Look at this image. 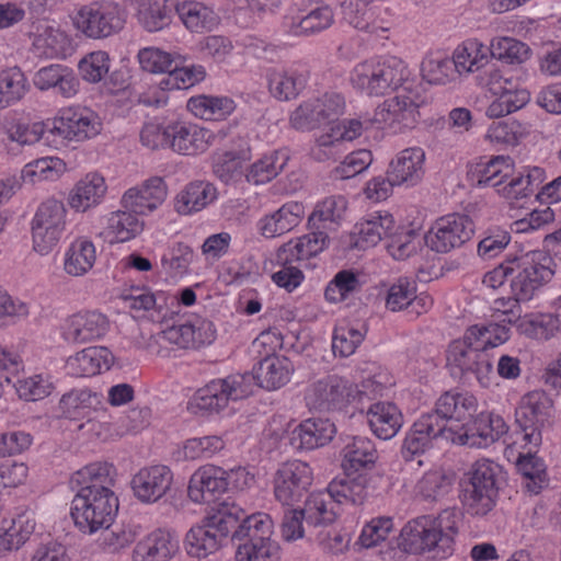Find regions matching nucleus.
<instances>
[{
	"instance_id": "f257e3e1",
	"label": "nucleus",
	"mask_w": 561,
	"mask_h": 561,
	"mask_svg": "<svg viewBox=\"0 0 561 561\" xmlns=\"http://www.w3.org/2000/svg\"><path fill=\"white\" fill-rule=\"evenodd\" d=\"M115 468L107 462H93L76 471L70 485L76 495L70 515L84 534L107 529L118 511V499L112 490Z\"/></svg>"
},
{
	"instance_id": "f03ea898",
	"label": "nucleus",
	"mask_w": 561,
	"mask_h": 561,
	"mask_svg": "<svg viewBox=\"0 0 561 561\" xmlns=\"http://www.w3.org/2000/svg\"><path fill=\"white\" fill-rule=\"evenodd\" d=\"M461 518L462 514L456 507L443 510L437 515L419 516L401 529L399 546L408 553L446 559L454 553Z\"/></svg>"
},
{
	"instance_id": "7ed1b4c3",
	"label": "nucleus",
	"mask_w": 561,
	"mask_h": 561,
	"mask_svg": "<svg viewBox=\"0 0 561 561\" xmlns=\"http://www.w3.org/2000/svg\"><path fill=\"white\" fill-rule=\"evenodd\" d=\"M407 76L405 65L397 57L370 58L351 70L350 82L367 96H382L401 87Z\"/></svg>"
},
{
	"instance_id": "20e7f679",
	"label": "nucleus",
	"mask_w": 561,
	"mask_h": 561,
	"mask_svg": "<svg viewBox=\"0 0 561 561\" xmlns=\"http://www.w3.org/2000/svg\"><path fill=\"white\" fill-rule=\"evenodd\" d=\"M511 260L513 271L511 294L524 301L531 300L554 274L553 259L541 250L511 255Z\"/></svg>"
},
{
	"instance_id": "39448f33",
	"label": "nucleus",
	"mask_w": 561,
	"mask_h": 561,
	"mask_svg": "<svg viewBox=\"0 0 561 561\" xmlns=\"http://www.w3.org/2000/svg\"><path fill=\"white\" fill-rule=\"evenodd\" d=\"M447 366L450 375L465 383L476 380L482 387L490 385L492 363L488 352H483L465 335L449 344Z\"/></svg>"
},
{
	"instance_id": "423d86ee",
	"label": "nucleus",
	"mask_w": 561,
	"mask_h": 561,
	"mask_svg": "<svg viewBox=\"0 0 561 561\" xmlns=\"http://www.w3.org/2000/svg\"><path fill=\"white\" fill-rule=\"evenodd\" d=\"M501 467L491 461H477L462 492V505L471 516H485L496 502Z\"/></svg>"
},
{
	"instance_id": "0eeeda50",
	"label": "nucleus",
	"mask_w": 561,
	"mask_h": 561,
	"mask_svg": "<svg viewBox=\"0 0 561 561\" xmlns=\"http://www.w3.org/2000/svg\"><path fill=\"white\" fill-rule=\"evenodd\" d=\"M357 386L339 375H327L312 381L305 391V403L310 412L343 411L357 398Z\"/></svg>"
},
{
	"instance_id": "6e6552de",
	"label": "nucleus",
	"mask_w": 561,
	"mask_h": 561,
	"mask_svg": "<svg viewBox=\"0 0 561 561\" xmlns=\"http://www.w3.org/2000/svg\"><path fill=\"white\" fill-rule=\"evenodd\" d=\"M552 400L545 391L536 390L524 396L515 410V421L525 445L538 447L542 434L551 426Z\"/></svg>"
},
{
	"instance_id": "1a4fd4ad",
	"label": "nucleus",
	"mask_w": 561,
	"mask_h": 561,
	"mask_svg": "<svg viewBox=\"0 0 561 561\" xmlns=\"http://www.w3.org/2000/svg\"><path fill=\"white\" fill-rule=\"evenodd\" d=\"M323 241L297 238L283 244L276 254L280 268L272 275L273 282L288 291L294 290L304 279L299 263L322 252Z\"/></svg>"
},
{
	"instance_id": "9d476101",
	"label": "nucleus",
	"mask_w": 561,
	"mask_h": 561,
	"mask_svg": "<svg viewBox=\"0 0 561 561\" xmlns=\"http://www.w3.org/2000/svg\"><path fill=\"white\" fill-rule=\"evenodd\" d=\"M67 209L61 201L48 198L41 203L32 220L33 249L41 255L53 251L62 238Z\"/></svg>"
},
{
	"instance_id": "9b49d317",
	"label": "nucleus",
	"mask_w": 561,
	"mask_h": 561,
	"mask_svg": "<svg viewBox=\"0 0 561 561\" xmlns=\"http://www.w3.org/2000/svg\"><path fill=\"white\" fill-rule=\"evenodd\" d=\"M101 121L91 110L85 107H69L56 117L48 127L47 138L53 147L59 148L66 141H83L101 131Z\"/></svg>"
},
{
	"instance_id": "f8f14e48",
	"label": "nucleus",
	"mask_w": 561,
	"mask_h": 561,
	"mask_svg": "<svg viewBox=\"0 0 561 561\" xmlns=\"http://www.w3.org/2000/svg\"><path fill=\"white\" fill-rule=\"evenodd\" d=\"M253 392V378L248 374L230 375L214 379L197 390L194 396L198 409L218 413L227 408L230 401H238Z\"/></svg>"
},
{
	"instance_id": "ddd939ff",
	"label": "nucleus",
	"mask_w": 561,
	"mask_h": 561,
	"mask_svg": "<svg viewBox=\"0 0 561 561\" xmlns=\"http://www.w3.org/2000/svg\"><path fill=\"white\" fill-rule=\"evenodd\" d=\"M126 22L124 11L110 2H92L78 9L73 25L89 38L100 39L123 30Z\"/></svg>"
},
{
	"instance_id": "4468645a",
	"label": "nucleus",
	"mask_w": 561,
	"mask_h": 561,
	"mask_svg": "<svg viewBox=\"0 0 561 561\" xmlns=\"http://www.w3.org/2000/svg\"><path fill=\"white\" fill-rule=\"evenodd\" d=\"M473 232L474 224L469 216L449 214L435 221L424 240L432 251L448 253L468 242Z\"/></svg>"
},
{
	"instance_id": "2eb2a0df",
	"label": "nucleus",
	"mask_w": 561,
	"mask_h": 561,
	"mask_svg": "<svg viewBox=\"0 0 561 561\" xmlns=\"http://www.w3.org/2000/svg\"><path fill=\"white\" fill-rule=\"evenodd\" d=\"M313 480L312 470L301 460L283 463L273 480L275 499L283 505L291 506L308 492Z\"/></svg>"
},
{
	"instance_id": "dca6fc26",
	"label": "nucleus",
	"mask_w": 561,
	"mask_h": 561,
	"mask_svg": "<svg viewBox=\"0 0 561 561\" xmlns=\"http://www.w3.org/2000/svg\"><path fill=\"white\" fill-rule=\"evenodd\" d=\"M172 483L173 473L163 465L144 467L130 481L135 497L146 504L160 501L171 490Z\"/></svg>"
},
{
	"instance_id": "f3484780",
	"label": "nucleus",
	"mask_w": 561,
	"mask_h": 561,
	"mask_svg": "<svg viewBox=\"0 0 561 561\" xmlns=\"http://www.w3.org/2000/svg\"><path fill=\"white\" fill-rule=\"evenodd\" d=\"M231 473L233 471L231 470ZM230 472L225 469L206 465L197 469L191 477L187 494L198 504L215 502L228 489Z\"/></svg>"
},
{
	"instance_id": "a211bd4d",
	"label": "nucleus",
	"mask_w": 561,
	"mask_h": 561,
	"mask_svg": "<svg viewBox=\"0 0 561 561\" xmlns=\"http://www.w3.org/2000/svg\"><path fill=\"white\" fill-rule=\"evenodd\" d=\"M347 207V202L343 196H330L319 203L308 218L309 233L301 238L323 241L322 251L329 244V232L335 229V226L343 218Z\"/></svg>"
},
{
	"instance_id": "6ab92c4d",
	"label": "nucleus",
	"mask_w": 561,
	"mask_h": 561,
	"mask_svg": "<svg viewBox=\"0 0 561 561\" xmlns=\"http://www.w3.org/2000/svg\"><path fill=\"white\" fill-rule=\"evenodd\" d=\"M167 185L162 178L153 176L140 186L131 187L122 197L125 209L138 215H147L156 210L165 201Z\"/></svg>"
},
{
	"instance_id": "aec40b11",
	"label": "nucleus",
	"mask_w": 561,
	"mask_h": 561,
	"mask_svg": "<svg viewBox=\"0 0 561 561\" xmlns=\"http://www.w3.org/2000/svg\"><path fill=\"white\" fill-rule=\"evenodd\" d=\"M108 330L107 318L96 311L78 312L64 324L62 336L70 343H89L101 339Z\"/></svg>"
},
{
	"instance_id": "412c9836",
	"label": "nucleus",
	"mask_w": 561,
	"mask_h": 561,
	"mask_svg": "<svg viewBox=\"0 0 561 561\" xmlns=\"http://www.w3.org/2000/svg\"><path fill=\"white\" fill-rule=\"evenodd\" d=\"M420 117L419 105L408 95H397L380 104L374 121L390 128H412Z\"/></svg>"
},
{
	"instance_id": "4be33fe9",
	"label": "nucleus",
	"mask_w": 561,
	"mask_h": 561,
	"mask_svg": "<svg viewBox=\"0 0 561 561\" xmlns=\"http://www.w3.org/2000/svg\"><path fill=\"white\" fill-rule=\"evenodd\" d=\"M295 370L294 364L286 356L267 354L253 368V388L255 386L266 390H277L287 385Z\"/></svg>"
},
{
	"instance_id": "5701e85b",
	"label": "nucleus",
	"mask_w": 561,
	"mask_h": 561,
	"mask_svg": "<svg viewBox=\"0 0 561 561\" xmlns=\"http://www.w3.org/2000/svg\"><path fill=\"white\" fill-rule=\"evenodd\" d=\"M514 160L510 156H492L489 160L474 163L468 176L477 187L501 188L514 173Z\"/></svg>"
},
{
	"instance_id": "b1692460",
	"label": "nucleus",
	"mask_w": 561,
	"mask_h": 561,
	"mask_svg": "<svg viewBox=\"0 0 561 561\" xmlns=\"http://www.w3.org/2000/svg\"><path fill=\"white\" fill-rule=\"evenodd\" d=\"M270 93L278 101L296 99L306 88L308 72L298 67H272L266 70Z\"/></svg>"
},
{
	"instance_id": "393cba45",
	"label": "nucleus",
	"mask_w": 561,
	"mask_h": 561,
	"mask_svg": "<svg viewBox=\"0 0 561 561\" xmlns=\"http://www.w3.org/2000/svg\"><path fill=\"white\" fill-rule=\"evenodd\" d=\"M170 149L184 156H194L207 150L213 138L210 130L191 123L170 124Z\"/></svg>"
},
{
	"instance_id": "a878e982",
	"label": "nucleus",
	"mask_w": 561,
	"mask_h": 561,
	"mask_svg": "<svg viewBox=\"0 0 561 561\" xmlns=\"http://www.w3.org/2000/svg\"><path fill=\"white\" fill-rule=\"evenodd\" d=\"M425 151L421 147H411L401 150L391 160L387 174L400 185L414 186L424 175Z\"/></svg>"
},
{
	"instance_id": "bb28decb",
	"label": "nucleus",
	"mask_w": 561,
	"mask_h": 561,
	"mask_svg": "<svg viewBox=\"0 0 561 561\" xmlns=\"http://www.w3.org/2000/svg\"><path fill=\"white\" fill-rule=\"evenodd\" d=\"M336 433L329 419H307L297 425L290 434V444L300 450H313L329 444Z\"/></svg>"
},
{
	"instance_id": "cd10ccee",
	"label": "nucleus",
	"mask_w": 561,
	"mask_h": 561,
	"mask_svg": "<svg viewBox=\"0 0 561 561\" xmlns=\"http://www.w3.org/2000/svg\"><path fill=\"white\" fill-rule=\"evenodd\" d=\"M34 85L41 91L55 90L66 99L75 96L80 87L75 71L64 65L53 64L38 69L33 78Z\"/></svg>"
},
{
	"instance_id": "c85d7f7f",
	"label": "nucleus",
	"mask_w": 561,
	"mask_h": 561,
	"mask_svg": "<svg viewBox=\"0 0 561 561\" xmlns=\"http://www.w3.org/2000/svg\"><path fill=\"white\" fill-rule=\"evenodd\" d=\"M179 550L174 533L157 529L140 540L134 549V561H169Z\"/></svg>"
},
{
	"instance_id": "c756f323",
	"label": "nucleus",
	"mask_w": 561,
	"mask_h": 561,
	"mask_svg": "<svg viewBox=\"0 0 561 561\" xmlns=\"http://www.w3.org/2000/svg\"><path fill=\"white\" fill-rule=\"evenodd\" d=\"M342 467L345 472H359L375 466L378 451L370 438L353 436L346 440L342 449Z\"/></svg>"
},
{
	"instance_id": "7c9ffc66",
	"label": "nucleus",
	"mask_w": 561,
	"mask_h": 561,
	"mask_svg": "<svg viewBox=\"0 0 561 561\" xmlns=\"http://www.w3.org/2000/svg\"><path fill=\"white\" fill-rule=\"evenodd\" d=\"M354 473L345 472L343 477L333 479L325 490L339 507L342 504L348 503L360 505L367 499V477L360 473L353 476Z\"/></svg>"
},
{
	"instance_id": "2f4dec72",
	"label": "nucleus",
	"mask_w": 561,
	"mask_h": 561,
	"mask_svg": "<svg viewBox=\"0 0 561 561\" xmlns=\"http://www.w3.org/2000/svg\"><path fill=\"white\" fill-rule=\"evenodd\" d=\"M368 423L373 433L380 439L394 437L403 425V415L391 402H376L367 411Z\"/></svg>"
},
{
	"instance_id": "473e14b6",
	"label": "nucleus",
	"mask_w": 561,
	"mask_h": 561,
	"mask_svg": "<svg viewBox=\"0 0 561 561\" xmlns=\"http://www.w3.org/2000/svg\"><path fill=\"white\" fill-rule=\"evenodd\" d=\"M305 216V206L299 202H288L259 222L261 233L266 238L289 232L297 227Z\"/></svg>"
},
{
	"instance_id": "72a5a7b5",
	"label": "nucleus",
	"mask_w": 561,
	"mask_h": 561,
	"mask_svg": "<svg viewBox=\"0 0 561 561\" xmlns=\"http://www.w3.org/2000/svg\"><path fill=\"white\" fill-rule=\"evenodd\" d=\"M217 188L205 181L188 183L175 197L174 208L180 215L201 211L217 199Z\"/></svg>"
},
{
	"instance_id": "f704fd0d",
	"label": "nucleus",
	"mask_w": 561,
	"mask_h": 561,
	"mask_svg": "<svg viewBox=\"0 0 561 561\" xmlns=\"http://www.w3.org/2000/svg\"><path fill=\"white\" fill-rule=\"evenodd\" d=\"M508 431L504 419L492 412L479 413L466 431L467 439L471 445L486 447L499 440Z\"/></svg>"
},
{
	"instance_id": "c9c22d12",
	"label": "nucleus",
	"mask_w": 561,
	"mask_h": 561,
	"mask_svg": "<svg viewBox=\"0 0 561 561\" xmlns=\"http://www.w3.org/2000/svg\"><path fill=\"white\" fill-rule=\"evenodd\" d=\"M394 228L393 217L388 211L370 214L355 226V234L357 236L355 245L359 249L375 247L382 239H388L389 233Z\"/></svg>"
},
{
	"instance_id": "e433bc0d",
	"label": "nucleus",
	"mask_w": 561,
	"mask_h": 561,
	"mask_svg": "<svg viewBox=\"0 0 561 561\" xmlns=\"http://www.w3.org/2000/svg\"><path fill=\"white\" fill-rule=\"evenodd\" d=\"M439 413L448 419L450 424L470 420L478 409L477 398L469 392L446 391L435 402Z\"/></svg>"
},
{
	"instance_id": "4c0bfd02",
	"label": "nucleus",
	"mask_w": 561,
	"mask_h": 561,
	"mask_svg": "<svg viewBox=\"0 0 561 561\" xmlns=\"http://www.w3.org/2000/svg\"><path fill=\"white\" fill-rule=\"evenodd\" d=\"M111 353L106 347H88L70 356L66 362L68 374L76 377H91L102 369H110Z\"/></svg>"
},
{
	"instance_id": "58836bf2",
	"label": "nucleus",
	"mask_w": 561,
	"mask_h": 561,
	"mask_svg": "<svg viewBox=\"0 0 561 561\" xmlns=\"http://www.w3.org/2000/svg\"><path fill=\"white\" fill-rule=\"evenodd\" d=\"M106 193L105 180L99 173H88L76 183L69 194V205L76 211L96 206Z\"/></svg>"
},
{
	"instance_id": "ea45409f",
	"label": "nucleus",
	"mask_w": 561,
	"mask_h": 561,
	"mask_svg": "<svg viewBox=\"0 0 561 561\" xmlns=\"http://www.w3.org/2000/svg\"><path fill=\"white\" fill-rule=\"evenodd\" d=\"M175 13L184 26L196 33L211 31L219 23V16L202 2L185 0L175 3Z\"/></svg>"
},
{
	"instance_id": "a19ab883",
	"label": "nucleus",
	"mask_w": 561,
	"mask_h": 561,
	"mask_svg": "<svg viewBox=\"0 0 561 561\" xmlns=\"http://www.w3.org/2000/svg\"><path fill=\"white\" fill-rule=\"evenodd\" d=\"M337 504L327 491L311 493L302 508L307 527H327L332 525L340 515Z\"/></svg>"
},
{
	"instance_id": "79ce46f5",
	"label": "nucleus",
	"mask_w": 561,
	"mask_h": 561,
	"mask_svg": "<svg viewBox=\"0 0 561 561\" xmlns=\"http://www.w3.org/2000/svg\"><path fill=\"white\" fill-rule=\"evenodd\" d=\"M413 425L423 433L433 444L438 442L455 443L461 436L456 425L439 413L435 405L433 410L423 413L414 421Z\"/></svg>"
},
{
	"instance_id": "37998d69",
	"label": "nucleus",
	"mask_w": 561,
	"mask_h": 561,
	"mask_svg": "<svg viewBox=\"0 0 561 561\" xmlns=\"http://www.w3.org/2000/svg\"><path fill=\"white\" fill-rule=\"evenodd\" d=\"M244 517L247 514L239 505L224 501L213 506L204 519L210 529L225 539L230 534L233 536Z\"/></svg>"
},
{
	"instance_id": "c03bdc74",
	"label": "nucleus",
	"mask_w": 561,
	"mask_h": 561,
	"mask_svg": "<svg viewBox=\"0 0 561 561\" xmlns=\"http://www.w3.org/2000/svg\"><path fill=\"white\" fill-rule=\"evenodd\" d=\"M137 18L139 23L149 32H157L171 23L175 13V2L172 0H138Z\"/></svg>"
},
{
	"instance_id": "a18cd8bd",
	"label": "nucleus",
	"mask_w": 561,
	"mask_h": 561,
	"mask_svg": "<svg viewBox=\"0 0 561 561\" xmlns=\"http://www.w3.org/2000/svg\"><path fill=\"white\" fill-rule=\"evenodd\" d=\"M490 57L489 46L476 38L465 41L453 54L460 76L480 70L489 62Z\"/></svg>"
},
{
	"instance_id": "49530a36",
	"label": "nucleus",
	"mask_w": 561,
	"mask_h": 561,
	"mask_svg": "<svg viewBox=\"0 0 561 561\" xmlns=\"http://www.w3.org/2000/svg\"><path fill=\"white\" fill-rule=\"evenodd\" d=\"M101 396L89 389H73L65 393L59 401L62 415L70 420L89 417L101 404Z\"/></svg>"
},
{
	"instance_id": "de8ad7c7",
	"label": "nucleus",
	"mask_w": 561,
	"mask_h": 561,
	"mask_svg": "<svg viewBox=\"0 0 561 561\" xmlns=\"http://www.w3.org/2000/svg\"><path fill=\"white\" fill-rule=\"evenodd\" d=\"M214 529L208 527V523L203 518L202 524L193 526L185 537L186 552L194 558H206L216 552L222 542Z\"/></svg>"
},
{
	"instance_id": "09e8293b",
	"label": "nucleus",
	"mask_w": 561,
	"mask_h": 561,
	"mask_svg": "<svg viewBox=\"0 0 561 561\" xmlns=\"http://www.w3.org/2000/svg\"><path fill=\"white\" fill-rule=\"evenodd\" d=\"M188 110L206 121H220L236 110V103L228 96L198 95L187 102Z\"/></svg>"
},
{
	"instance_id": "8fccbe9b",
	"label": "nucleus",
	"mask_w": 561,
	"mask_h": 561,
	"mask_svg": "<svg viewBox=\"0 0 561 561\" xmlns=\"http://www.w3.org/2000/svg\"><path fill=\"white\" fill-rule=\"evenodd\" d=\"M95 259L94 244L80 238L73 241L67 250L64 268L71 276H82L93 267Z\"/></svg>"
},
{
	"instance_id": "3c124183",
	"label": "nucleus",
	"mask_w": 561,
	"mask_h": 561,
	"mask_svg": "<svg viewBox=\"0 0 561 561\" xmlns=\"http://www.w3.org/2000/svg\"><path fill=\"white\" fill-rule=\"evenodd\" d=\"M27 91V79L19 67H10L0 71V110L21 101Z\"/></svg>"
},
{
	"instance_id": "603ef678",
	"label": "nucleus",
	"mask_w": 561,
	"mask_h": 561,
	"mask_svg": "<svg viewBox=\"0 0 561 561\" xmlns=\"http://www.w3.org/2000/svg\"><path fill=\"white\" fill-rule=\"evenodd\" d=\"M272 519L268 515L256 513L243 518L238 529L233 533V539L243 541L242 543H261L273 541Z\"/></svg>"
},
{
	"instance_id": "864d4df0",
	"label": "nucleus",
	"mask_w": 561,
	"mask_h": 561,
	"mask_svg": "<svg viewBox=\"0 0 561 561\" xmlns=\"http://www.w3.org/2000/svg\"><path fill=\"white\" fill-rule=\"evenodd\" d=\"M422 78L431 84H447L460 76L453 57L430 55L421 64Z\"/></svg>"
},
{
	"instance_id": "5fc2aeb1",
	"label": "nucleus",
	"mask_w": 561,
	"mask_h": 561,
	"mask_svg": "<svg viewBox=\"0 0 561 561\" xmlns=\"http://www.w3.org/2000/svg\"><path fill=\"white\" fill-rule=\"evenodd\" d=\"M516 469L522 474L523 485L529 493L538 494L547 484L546 466L542 459L531 451L518 457Z\"/></svg>"
},
{
	"instance_id": "6e6d98bb",
	"label": "nucleus",
	"mask_w": 561,
	"mask_h": 561,
	"mask_svg": "<svg viewBox=\"0 0 561 561\" xmlns=\"http://www.w3.org/2000/svg\"><path fill=\"white\" fill-rule=\"evenodd\" d=\"M491 57L507 65H520L530 58L529 46L513 37L494 38L489 46Z\"/></svg>"
},
{
	"instance_id": "4d7b16f0",
	"label": "nucleus",
	"mask_w": 561,
	"mask_h": 561,
	"mask_svg": "<svg viewBox=\"0 0 561 561\" xmlns=\"http://www.w3.org/2000/svg\"><path fill=\"white\" fill-rule=\"evenodd\" d=\"M35 524L25 516H19L11 520L10 525L0 527V557L18 550L33 534Z\"/></svg>"
},
{
	"instance_id": "13d9d810",
	"label": "nucleus",
	"mask_w": 561,
	"mask_h": 561,
	"mask_svg": "<svg viewBox=\"0 0 561 561\" xmlns=\"http://www.w3.org/2000/svg\"><path fill=\"white\" fill-rule=\"evenodd\" d=\"M66 171V163L57 157L36 159L24 165L21 172L23 181L36 183L41 181H55Z\"/></svg>"
},
{
	"instance_id": "bf43d9fd",
	"label": "nucleus",
	"mask_w": 561,
	"mask_h": 561,
	"mask_svg": "<svg viewBox=\"0 0 561 561\" xmlns=\"http://www.w3.org/2000/svg\"><path fill=\"white\" fill-rule=\"evenodd\" d=\"M5 135L11 141L21 146H31L44 140L48 146H53L51 140L47 138L48 126L43 122L32 124L12 121L5 125Z\"/></svg>"
},
{
	"instance_id": "052dcab7",
	"label": "nucleus",
	"mask_w": 561,
	"mask_h": 561,
	"mask_svg": "<svg viewBox=\"0 0 561 561\" xmlns=\"http://www.w3.org/2000/svg\"><path fill=\"white\" fill-rule=\"evenodd\" d=\"M138 60L145 71L151 73H164L186 61L184 56L171 54L154 47H146L139 50Z\"/></svg>"
},
{
	"instance_id": "680f3d73",
	"label": "nucleus",
	"mask_w": 561,
	"mask_h": 561,
	"mask_svg": "<svg viewBox=\"0 0 561 561\" xmlns=\"http://www.w3.org/2000/svg\"><path fill=\"white\" fill-rule=\"evenodd\" d=\"M423 239L424 238L413 229L394 228V230L389 233L387 250L393 259L405 260L417 252Z\"/></svg>"
},
{
	"instance_id": "e2e57ef3",
	"label": "nucleus",
	"mask_w": 561,
	"mask_h": 561,
	"mask_svg": "<svg viewBox=\"0 0 561 561\" xmlns=\"http://www.w3.org/2000/svg\"><path fill=\"white\" fill-rule=\"evenodd\" d=\"M136 215L127 209L111 215L107 224V233L113 236L111 242L129 241L142 231L144 224Z\"/></svg>"
},
{
	"instance_id": "0e129e2a",
	"label": "nucleus",
	"mask_w": 561,
	"mask_h": 561,
	"mask_svg": "<svg viewBox=\"0 0 561 561\" xmlns=\"http://www.w3.org/2000/svg\"><path fill=\"white\" fill-rule=\"evenodd\" d=\"M416 488L425 500L436 501L451 491L453 477L443 470H431L424 473Z\"/></svg>"
},
{
	"instance_id": "69168bd1",
	"label": "nucleus",
	"mask_w": 561,
	"mask_h": 561,
	"mask_svg": "<svg viewBox=\"0 0 561 561\" xmlns=\"http://www.w3.org/2000/svg\"><path fill=\"white\" fill-rule=\"evenodd\" d=\"M110 56L96 50L85 55L78 64L81 78L89 83H99L110 70Z\"/></svg>"
},
{
	"instance_id": "338daca9",
	"label": "nucleus",
	"mask_w": 561,
	"mask_h": 561,
	"mask_svg": "<svg viewBox=\"0 0 561 561\" xmlns=\"http://www.w3.org/2000/svg\"><path fill=\"white\" fill-rule=\"evenodd\" d=\"M373 162L369 150L360 149L347 154L331 172L333 180H348L365 171Z\"/></svg>"
},
{
	"instance_id": "774afa93",
	"label": "nucleus",
	"mask_w": 561,
	"mask_h": 561,
	"mask_svg": "<svg viewBox=\"0 0 561 561\" xmlns=\"http://www.w3.org/2000/svg\"><path fill=\"white\" fill-rule=\"evenodd\" d=\"M279 547L275 541L261 543H239L236 551L237 561H276Z\"/></svg>"
}]
</instances>
